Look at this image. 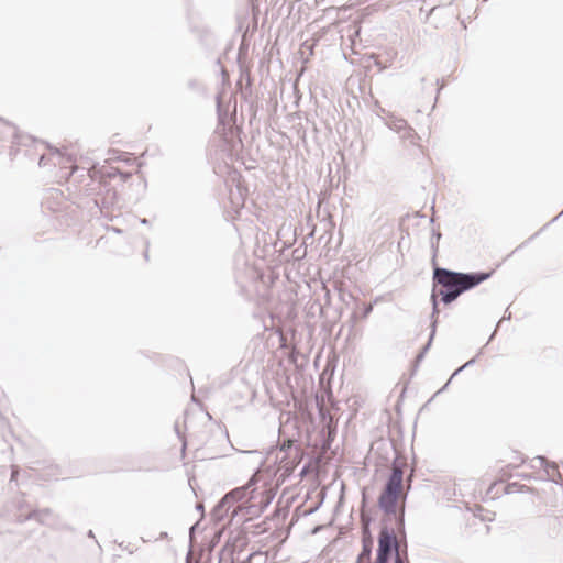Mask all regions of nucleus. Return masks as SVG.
Returning a JSON list of instances; mask_svg holds the SVG:
<instances>
[{"label":"nucleus","instance_id":"1","mask_svg":"<svg viewBox=\"0 0 563 563\" xmlns=\"http://www.w3.org/2000/svg\"><path fill=\"white\" fill-rule=\"evenodd\" d=\"M492 272L461 273L448 268L435 267L433 271V290L431 295L432 314L434 318L438 310L437 296L441 297L444 305L455 301L462 294L468 291L483 282L490 278Z\"/></svg>","mask_w":563,"mask_h":563},{"label":"nucleus","instance_id":"2","mask_svg":"<svg viewBox=\"0 0 563 563\" xmlns=\"http://www.w3.org/2000/svg\"><path fill=\"white\" fill-rule=\"evenodd\" d=\"M257 483V481L255 482ZM275 497V492L266 486L258 487L254 484L246 490L247 505L236 506L232 509L231 520L241 516L243 521L261 516Z\"/></svg>","mask_w":563,"mask_h":563},{"label":"nucleus","instance_id":"3","mask_svg":"<svg viewBox=\"0 0 563 563\" xmlns=\"http://www.w3.org/2000/svg\"><path fill=\"white\" fill-rule=\"evenodd\" d=\"M404 463L395 459L391 464V472L378 497V506L386 515H396L397 501L402 488Z\"/></svg>","mask_w":563,"mask_h":563},{"label":"nucleus","instance_id":"4","mask_svg":"<svg viewBox=\"0 0 563 563\" xmlns=\"http://www.w3.org/2000/svg\"><path fill=\"white\" fill-rule=\"evenodd\" d=\"M255 482L256 475H253L246 485L227 493L212 509V519L217 522L223 520L232 508L233 503L244 499L246 497V490L250 489L255 484Z\"/></svg>","mask_w":563,"mask_h":563},{"label":"nucleus","instance_id":"5","mask_svg":"<svg viewBox=\"0 0 563 563\" xmlns=\"http://www.w3.org/2000/svg\"><path fill=\"white\" fill-rule=\"evenodd\" d=\"M377 553L385 554L391 556L394 553V558L397 555H402L400 553V544L393 529L387 526H383L380 528L378 534V548Z\"/></svg>","mask_w":563,"mask_h":563},{"label":"nucleus","instance_id":"6","mask_svg":"<svg viewBox=\"0 0 563 563\" xmlns=\"http://www.w3.org/2000/svg\"><path fill=\"white\" fill-rule=\"evenodd\" d=\"M280 451L286 453V455L280 459L282 468H284L285 474L289 475L300 462L302 452L299 446L294 445L290 441L284 442L280 445Z\"/></svg>","mask_w":563,"mask_h":563},{"label":"nucleus","instance_id":"7","mask_svg":"<svg viewBox=\"0 0 563 563\" xmlns=\"http://www.w3.org/2000/svg\"><path fill=\"white\" fill-rule=\"evenodd\" d=\"M379 119L388 129L400 134L402 139H409L413 135V130L408 125L407 121L395 117L393 113H387V118L379 115Z\"/></svg>","mask_w":563,"mask_h":563},{"label":"nucleus","instance_id":"8","mask_svg":"<svg viewBox=\"0 0 563 563\" xmlns=\"http://www.w3.org/2000/svg\"><path fill=\"white\" fill-rule=\"evenodd\" d=\"M374 547L373 537L368 530V527L363 528V538H362V550L357 555L356 563H371L372 552Z\"/></svg>","mask_w":563,"mask_h":563},{"label":"nucleus","instance_id":"9","mask_svg":"<svg viewBox=\"0 0 563 563\" xmlns=\"http://www.w3.org/2000/svg\"><path fill=\"white\" fill-rule=\"evenodd\" d=\"M52 515L51 509H42V510H33L31 511L24 519L21 520V522L25 520H36L40 523L44 525L47 523V517Z\"/></svg>","mask_w":563,"mask_h":563},{"label":"nucleus","instance_id":"10","mask_svg":"<svg viewBox=\"0 0 563 563\" xmlns=\"http://www.w3.org/2000/svg\"><path fill=\"white\" fill-rule=\"evenodd\" d=\"M433 321L431 323V333H430V338H429V341L428 343L424 345V347L422 349V351L419 353V355L417 356V360L420 361L421 358H423L424 356V353L428 351V349L430 347L431 345V342L433 340V336L435 334V328H437V320L434 318H432Z\"/></svg>","mask_w":563,"mask_h":563},{"label":"nucleus","instance_id":"11","mask_svg":"<svg viewBox=\"0 0 563 563\" xmlns=\"http://www.w3.org/2000/svg\"><path fill=\"white\" fill-rule=\"evenodd\" d=\"M440 239H441V233L439 231H433L432 238H431V247H432L434 254L438 251V243H439Z\"/></svg>","mask_w":563,"mask_h":563},{"label":"nucleus","instance_id":"12","mask_svg":"<svg viewBox=\"0 0 563 563\" xmlns=\"http://www.w3.org/2000/svg\"><path fill=\"white\" fill-rule=\"evenodd\" d=\"M534 460L538 461L540 466H543L545 470H548V467L556 468V465L548 462L544 456H537Z\"/></svg>","mask_w":563,"mask_h":563},{"label":"nucleus","instance_id":"13","mask_svg":"<svg viewBox=\"0 0 563 563\" xmlns=\"http://www.w3.org/2000/svg\"><path fill=\"white\" fill-rule=\"evenodd\" d=\"M263 556V553L262 552H252L250 553L246 559L242 560L240 563H251L252 560L256 559V558H262Z\"/></svg>","mask_w":563,"mask_h":563},{"label":"nucleus","instance_id":"14","mask_svg":"<svg viewBox=\"0 0 563 563\" xmlns=\"http://www.w3.org/2000/svg\"><path fill=\"white\" fill-rule=\"evenodd\" d=\"M390 558H391V556H389V555H385V554H379V553H377V554H376L375 563H389Z\"/></svg>","mask_w":563,"mask_h":563},{"label":"nucleus","instance_id":"15","mask_svg":"<svg viewBox=\"0 0 563 563\" xmlns=\"http://www.w3.org/2000/svg\"><path fill=\"white\" fill-rule=\"evenodd\" d=\"M397 526H398V529L404 531L405 530V518H404V512H401L398 517H397Z\"/></svg>","mask_w":563,"mask_h":563},{"label":"nucleus","instance_id":"16","mask_svg":"<svg viewBox=\"0 0 563 563\" xmlns=\"http://www.w3.org/2000/svg\"><path fill=\"white\" fill-rule=\"evenodd\" d=\"M394 563H409V560L407 558V553L405 552V555H397L394 558Z\"/></svg>","mask_w":563,"mask_h":563},{"label":"nucleus","instance_id":"17","mask_svg":"<svg viewBox=\"0 0 563 563\" xmlns=\"http://www.w3.org/2000/svg\"><path fill=\"white\" fill-rule=\"evenodd\" d=\"M475 363V358H472L470 361H467L463 366H461L460 368H457L454 374H459L461 371H463L465 367L467 366H472L473 364Z\"/></svg>","mask_w":563,"mask_h":563},{"label":"nucleus","instance_id":"18","mask_svg":"<svg viewBox=\"0 0 563 563\" xmlns=\"http://www.w3.org/2000/svg\"><path fill=\"white\" fill-rule=\"evenodd\" d=\"M378 110H379V113H377V115H382L384 118H387V113H389L388 111H386L384 108H382L380 106H377Z\"/></svg>","mask_w":563,"mask_h":563},{"label":"nucleus","instance_id":"19","mask_svg":"<svg viewBox=\"0 0 563 563\" xmlns=\"http://www.w3.org/2000/svg\"><path fill=\"white\" fill-rule=\"evenodd\" d=\"M373 310V306L372 305H367L365 308H364V312H363V316L364 317H367Z\"/></svg>","mask_w":563,"mask_h":563},{"label":"nucleus","instance_id":"20","mask_svg":"<svg viewBox=\"0 0 563 563\" xmlns=\"http://www.w3.org/2000/svg\"><path fill=\"white\" fill-rule=\"evenodd\" d=\"M510 318H511V313L508 312V310H506L503 319L498 322L497 327L501 323L503 320H510Z\"/></svg>","mask_w":563,"mask_h":563},{"label":"nucleus","instance_id":"21","mask_svg":"<svg viewBox=\"0 0 563 563\" xmlns=\"http://www.w3.org/2000/svg\"><path fill=\"white\" fill-rule=\"evenodd\" d=\"M140 222L143 225H148L150 224V221L146 218L141 219Z\"/></svg>","mask_w":563,"mask_h":563},{"label":"nucleus","instance_id":"22","mask_svg":"<svg viewBox=\"0 0 563 563\" xmlns=\"http://www.w3.org/2000/svg\"><path fill=\"white\" fill-rule=\"evenodd\" d=\"M167 537H168V533H167V532H165V531H164V532H161V534H159V539H165V538H167Z\"/></svg>","mask_w":563,"mask_h":563},{"label":"nucleus","instance_id":"23","mask_svg":"<svg viewBox=\"0 0 563 563\" xmlns=\"http://www.w3.org/2000/svg\"><path fill=\"white\" fill-rule=\"evenodd\" d=\"M87 536H88L89 538H91V539H95V533H93V531H92V530H89V531H88V533H87Z\"/></svg>","mask_w":563,"mask_h":563},{"label":"nucleus","instance_id":"24","mask_svg":"<svg viewBox=\"0 0 563 563\" xmlns=\"http://www.w3.org/2000/svg\"><path fill=\"white\" fill-rule=\"evenodd\" d=\"M196 508H197V510L202 511L203 510V505L202 504H197Z\"/></svg>","mask_w":563,"mask_h":563},{"label":"nucleus","instance_id":"25","mask_svg":"<svg viewBox=\"0 0 563 563\" xmlns=\"http://www.w3.org/2000/svg\"><path fill=\"white\" fill-rule=\"evenodd\" d=\"M306 473H307V466H305V467L301 470L300 475H301V476H303Z\"/></svg>","mask_w":563,"mask_h":563},{"label":"nucleus","instance_id":"26","mask_svg":"<svg viewBox=\"0 0 563 563\" xmlns=\"http://www.w3.org/2000/svg\"><path fill=\"white\" fill-rule=\"evenodd\" d=\"M144 257H145L146 260L148 258V252H147V251H145V253H144Z\"/></svg>","mask_w":563,"mask_h":563},{"label":"nucleus","instance_id":"27","mask_svg":"<svg viewBox=\"0 0 563 563\" xmlns=\"http://www.w3.org/2000/svg\"><path fill=\"white\" fill-rule=\"evenodd\" d=\"M115 231V233H121V230L120 229H113Z\"/></svg>","mask_w":563,"mask_h":563},{"label":"nucleus","instance_id":"28","mask_svg":"<svg viewBox=\"0 0 563 563\" xmlns=\"http://www.w3.org/2000/svg\"><path fill=\"white\" fill-rule=\"evenodd\" d=\"M43 161H44V157L42 156V157L40 158V165L42 164V162H43Z\"/></svg>","mask_w":563,"mask_h":563},{"label":"nucleus","instance_id":"29","mask_svg":"<svg viewBox=\"0 0 563 563\" xmlns=\"http://www.w3.org/2000/svg\"><path fill=\"white\" fill-rule=\"evenodd\" d=\"M562 213H563V209H562V212H561V214H562Z\"/></svg>","mask_w":563,"mask_h":563},{"label":"nucleus","instance_id":"30","mask_svg":"<svg viewBox=\"0 0 563 563\" xmlns=\"http://www.w3.org/2000/svg\"><path fill=\"white\" fill-rule=\"evenodd\" d=\"M562 213H563V209H562V212H561V214H562Z\"/></svg>","mask_w":563,"mask_h":563},{"label":"nucleus","instance_id":"31","mask_svg":"<svg viewBox=\"0 0 563 563\" xmlns=\"http://www.w3.org/2000/svg\"><path fill=\"white\" fill-rule=\"evenodd\" d=\"M562 213H563V209H562V212H561V214H562Z\"/></svg>","mask_w":563,"mask_h":563},{"label":"nucleus","instance_id":"32","mask_svg":"<svg viewBox=\"0 0 563 563\" xmlns=\"http://www.w3.org/2000/svg\"><path fill=\"white\" fill-rule=\"evenodd\" d=\"M562 213H563V209H562V212H561V214H562Z\"/></svg>","mask_w":563,"mask_h":563},{"label":"nucleus","instance_id":"33","mask_svg":"<svg viewBox=\"0 0 563 563\" xmlns=\"http://www.w3.org/2000/svg\"><path fill=\"white\" fill-rule=\"evenodd\" d=\"M230 563H233V561H232V562H230Z\"/></svg>","mask_w":563,"mask_h":563}]
</instances>
